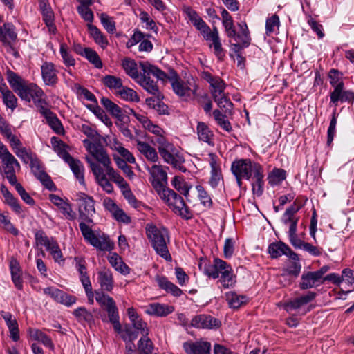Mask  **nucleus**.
Returning a JSON list of instances; mask_svg holds the SVG:
<instances>
[{"label":"nucleus","mask_w":354,"mask_h":354,"mask_svg":"<svg viewBox=\"0 0 354 354\" xmlns=\"http://www.w3.org/2000/svg\"><path fill=\"white\" fill-rule=\"evenodd\" d=\"M77 203L80 219L83 221L80 223L79 227L84 240L95 248L102 251H111L114 248L109 236L103 234L97 236L86 223H92V216L95 214V201L93 197L83 192L77 194Z\"/></svg>","instance_id":"obj_1"},{"label":"nucleus","mask_w":354,"mask_h":354,"mask_svg":"<svg viewBox=\"0 0 354 354\" xmlns=\"http://www.w3.org/2000/svg\"><path fill=\"white\" fill-rule=\"evenodd\" d=\"M140 66L142 73L136 82L147 92L153 96H160L161 91L159 89L157 82L151 80L150 77V75H152L158 80L162 81L169 80L171 82L174 91L177 94V74L174 70L171 73V75L169 76L163 71L149 62H140Z\"/></svg>","instance_id":"obj_2"},{"label":"nucleus","mask_w":354,"mask_h":354,"mask_svg":"<svg viewBox=\"0 0 354 354\" xmlns=\"http://www.w3.org/2000/svg\"><path fill=\"white\" fill-rule=\"evenodd\" d=\"M150 181L160 198L175 213L177 212V194L172 189L166 188L167 173L162 167L153 165L149 169Z\"/></svg>","instance_id":"obj_3"},{"label":"nucleus","mask_w":354,"mask_h":354,"mask_svg":"<svg viewBox=\"0 0 354 354\" xmlns=\"http://www.w3.org/2000/svg\"><path fill=\"white\" fill-rule=\"evenodd\" d=\"M203 272L207 276L213 279L220 277L218 282L224 288H232L236 283V277L233 274L231 266L218 258H215L212 264H205Z\"/></svg>","instance_id":"obj_4"},{"label":"nucleus","mask_w":354,"mask_h":354,"mask_svg":"<svg viewBox=\"0 0 354 354\" xmlns=\"http://www.w3.org/2000/svg\"><path fill=\"white\" fill-rule=\"evenodd\" d=\"M261 166L250 158H236L232 162L230 171L235 177L238 187L241 188L243 180H250L254 173Z\"/></svg>","instance_id":"obj_5"},{"label":"nucleus","mask_w":354,"mask_h":354,"mask_svg":"<svg viewBox=\"0 0 354 354\" xmlns=\"http://www.w3.org/2000/svg\"><path fill=\"white\" fill-rule=\"evenodd\" d=\"M95 296L96 301L107 312L109 321L113 324L115 331L118 333H121L122 326L119 322L118 309L114 299L100 290L95 291Z\"/></svg>","instance_id":"obj_6"},{"label":"nucleus","mask_w":354,"mask_h":354,"mask_svg":"<svg viewBox=\"0 0 354 354\" xmlns=\"http://www.w3.org/2000/svg\"><path fill=\"white\" fill-rule=\"evenodd\" d=\"M146 232L156 252L165 259H171L167 247V240H168L167 230L151 225L147 227Z\"/></svg>","instance_id":"obj_7"},{"label":"nucleus","mask_w":354,"mask_h":354,"mask_svg":"<svg viewBox=\"0 0 354 354\" xmlns=\"http://www.w3.org/2000/svg\"><path fill=\"white\" fill-rule=\"evenodd\" d=\"M84 146L91 155L104 167L106 170L111 167V159L100 143L92 142L86 139L83 141Z\"/></svg>","instance_id":"obj_8"},{"label":"nucleus","mask_w":354,"mask_h":354,"mask_svg":"<svg viewBox=\"0 0 354 354\" xmlns=\"http://www.w3.org/2000/svg\"><path fill=\"white\" fill-rule=\"evenodd\" d=\"M34 176L42 183V185L50 191H55L56 186L51 180L50 176L44 171L40 160L37 158H34L29 164Z\"/></svg>","instance_id":"obj_9"},{"label":"nucleus","mask_w":354,"mask_h":354,"mask_svg":"<svg viewBox=\"0 0 354 354\" xmlns=\"http://www.w3.org/2000/svg\"><path fill=\"white\" fill-rule=\"evenodd\" d=\"M203 38L208 42L209 48L213 50L218 59L223 60L225 56V50L222 46L218 28L215 26L213 27L212 30Z\"/></svg>","instance_id":"obj_10"},{"label":"nucleus","mask_w":354,"mask_h":354,"mask_svg":"<svg viewBox=\"0 0 354 354\" xmlns=\"http://www.w3.org/2000/svg\"><path fill=\"white\" fill-rule=\"evenodd\" d=\"M197 86L192 76H189L187 82L183 80H178V97L182 100L189 102L195 97Z\"/></svg>","instance_id":"obj_11"},{"label":"nucleus","mask_w":354,"mask_h":354,"mask_svg":"<svg viewBox=\"0 0 354 354\" xmlns=\"http://www.w3.org/2000/svg\"><path fill=\"white\" fill-rule=\"evenodd\" d=\"M16 93L21 100L28 102H30L32 100H33L36 97H44L45 95L42 89L37 84L33 83L28 84L26 82L17 91Z\"/></svg>","instance_id":"obj_12"},{"label":"nucleus","mask_w":354,"mask_h":354,"mask_svg":"<svg viewBox=\"0 0 354 354\" xmlns=\"http://www.w3.org/2000/svg\"><path fill=\"white\" fill-rule=\"evenodd\" d=\"M183 11L193 26L200 31L203 37L212 30L205 21L198 16V13L190 7H184Z\"/></svg>","instance_id":"obj_13"},{"label":"nucleus","mask_w":354,"mask_h":354,"mask_svg":"<svg viewBox=\"0 0 354 354\" xmlns=\"http://www.w3.org/2000/svg\"><path fill=\"white\" fill-rule=\"evenodd\" d=\"M191 325L198 328L214 329L218 328L221 323L209 315L201 314L192 318Z\"/></svg>","instance_id":"obj_14"},{"label":"nucleus","mask_w":354,"mask_h":354,"mask_svg":"<svg viewBox=\"0 0 354 354\" xmlns=\"http://www.w3.org/2000/svg\"><path fill=\"white\" fill-rule=\"evenodd\" d=\"M268 253L272 259H276L286 255L289 259H297V254L294 252L291 248L282 241L274 242L269 245Z\"/></svg>","instance_id":"obj_15"},{"label":"nucleus","mask_w":354,"mask_h":354,"mask_svg":"<svg viewBox=\"0 0 354 354\" xmlns=\"http://www.w3.org/2000/svg\"><path fill=\"white\" fill-rule=\"evenodd\" d=\"M44 293L48 295L55 301L70 306L75 303L76 297L55 287H47L44 289Z\"/></svg>","instance_id":"obj_16"},{"label":"nucleus","mask_w":354,"mask_h":354,"mask_svg":"<svg viewBox=\"0 0 354 354\" xmlns=\"http://www.w3.org/2000/svg\"><path fill=\"white\" fill-rule=\"evenodd\" d=\"M208 157V161L211 167L209 184L212 188H216L223 178L222 171L218 162V158L217 155L214 153H209Z\"/></svg>","instance_id":"obj_17"},{"label":"nucleus","mask_w":354,"mask_h":354,"mask_svg":"<svg viewBox=\"0 0 354 354\" xmlns=\"http://www.w3.org/2000/svg\"><path fill=\"white\" fill-rule=\"evenodd\" d=\"M330 104H333L335 106H337L338 102H348L353 103L354 101V92L345 90L344 84L333 88V91L330 93Z\"/></svg>","instance_id":"obj_18"},{"label":"nucleus","mask_w":354,"mask_h":354,"mask_svg":"<svg viewBox=\"0 0 354 354\" xmlns=\"http://www.w3.org/2000/svg\"><path fill=\"white\" fill-rule=\"evenodd\" d=\"M3 164V174L10 185L16 184L17 182L15 167L20 169V164L12 155L1 160Z\"/></svg>","instance_id":"obj_19"},{"label":"nucleus","mask_w":354,"mask_h":354,"mask_svg":"<svg viewBox=\"0 0 354 354\" xmlns=\"http://www.w3.org/2000/svg\"><path fill=\"white\" fill-rule=\"evenodd\" d=\"M41 73L46 85L55 86L58 82V71L53 63L45 62L41 66Z\"/></svg>","instance_id":"obj_20"},{"label":"nucleus","mask_w":354,"mask_h":354,"mask_svg":"<svg viewBox=\"0 0 354 354\" xmlns=\"http://www.w3.org/2000/svg\"><path fill=\"white\" fill-rule=\"evenodd\" d=\"M183 348L187 354H210L211 344L206 341L186 342Z\"/></svg>","instance_id":"obj_21"},{"label":"nucleus","mask_w":354,"mask_h":354,"mask_svg":"<svg viewBox=\"0 0 354 354\" xmlns=\"http://www.w3.org/2000/svg\"><path fill=\"white\" fill-rule=\"evenodd\" d=\"M174 310V308L167 304L153 303L146 306L145 313L150 315L164 317L172 313Z\"/></svg>","instance_id":"obj_22"},{"label":"nucleus","mask_w":354,"mask_h":354,"mask_svg":"<svg viewBox=\"0 0 354 354\" xmlns=\"http://www.w3.org/2000/svg\"><path fill=\"white\" fill-rule=\"evenodd\" d=\"M264 170L263 167L257 169L253 174V181L252 183V191L254 196L260 197L264 191Z\"/></svg>","instance_id":"obj_23"},{"label":"nucleus","mask_w":354,"mask_h":354,"mask_svg":"<svg viewBox=\"0 0 354 354\" xmlns=\"http://www.w3.org/2000/svg\"><path fill=\"white\" fill-rule=\"evenodd\" d=\"M28 336L31 339L38 341L50 350L54 349V344L52 339L46 333L39 329L29 328L27 330Z\"/></svg>","instance_id":"obj_24"},{"label":"nucleus","mask_w":354,"mask_h":354,"mask_svg":"<svg viewBox=\"0 0 354 354\" xmlns=\"http://www.w3.org/2000/svg\"><path fill=\"white\" fill-rule=\"evenodd\" d=\"M322 282L315 272H304L301 276L299 287L301 290H308L318 286Z\"/></svg>","instance_id":"obj_25"},{"label":"nucleus","mask_w":354,"mask_h":354,"mask_svg":"<svg viewBox=\"0 0 354 354\" xmlns=\"http://www.w3.org/2000/svg\"><path fill=\"white\" fill-rule=\"evenodd\" d=\"M97 275L101 290L111 292L113 290L114 283L112 272L109 270H104L98 272Z\"/></svg>","instance_id":"obj_26"},{"label":"nucleus","mask_w":354,"mask_h":354,"mask_svg":"<svg viewBox=\"0 0 354 354\" xmlns=\"http://www.w3.org/2000/svg\"><path fill=\"white\" fill-rule=\"evenodd\" d=\"M101 104L118 122H122L125 116L121 108L107 97H103L100 100Z\"/></svg>","instance_id":"obj_27"},{"label":"nucleus","mask_w":354,"mask_h":354,"mask_svg":"<svg viewBox=\"0 0 354 354\" xmlns=\"http://www.w3.org/2000/svg\"><path fill=\"white\" fill-rule=\"evenodd\" d=\"M87 27L90 37L101 48L104 49L106 48L109 45V41L102 31L96 26H94L92 24H88Z\"/></svg>","instance_id":"obj_28"},{"label":"nucleus","mask_w":354,"mask_h":354,"mask_svg":"<svg viewBox=\"0 0 354 354\" xmlns=\"http://www.w3.org/2000/svg\"><path fill=\"white\" fill-rule=\"evenodd\" d=\"M65 162L69 165L71 171L79 183L82 185H84V169L82 163L79 160L75 159L72 156Z\"/></svg>","instance_id":"obj_29"},{"label":"nucleus","mask_w":354,"mask_h":354,"mask_svg":"<svg viewBox=\"0 0 354 354\" xmlns=\"http://www.w3.org/2000/svg\"><path fill=\"white\" fill-rule=\"evenodd\" d=\"M109 262L115 270L123 275L130 273L129 267L122 261V258L116 253L112 254L109 257Z\"/></svg>","instance_id":"obj_30"},{"label":"nucleus","mask_w":354,"mask_h":354,"mask_svg":"<svg viewBox=\"0 0 354 354\" xmlns=\"http://www.w3.org/2000/svg\"><path fill=\"white\" fill-rule=\"evenodd\" d=\"M122 66L125 73L136 82L139 80L141 76L138 72L137 64L130 58H124L122 62Z\"/></svg>","instance_id":"obj_31"},{"label":"nucleus","mask_w":354,"mask_h":354,"mask_svg":"<svg viewBox=\"0 0 354 354\" xmlns=\"http://www.w3.org/2000/svg\"><path fill=\"white\" fill-rule=\"evenodd\" d=\"M50 141L54 151L64 161L71 157L67 151L68 146L59 138L53 136Z\"/></svg>","instance_id":"obj_32"},{"label":"nucleus","mask_w":354,"mask_h":354,"mask_svg":"<svg viewBox=\"0 0 354 354\" xmlns=\"http://www.w3.org/2000/svg\"><path fill=\"white\" fill-rule=\"evenodd\" d=\"M137 149L147 160L151 162L157 161L158 158L157 152L156 149L148 143L137 140Z\"/></svg>","instance_id":"obj_33"},{"label":"nucleus","mask_w":354,"mask_h":354,"mask_svg":"<svg viewBox=\"0 0 354 354\" xmlns=\"http://www.w3.org/2000/svg\"><path fill=\"white\" fill-rule=\"evenodd\" d=\"M342 278H343V282L344 281L346 283L348 284V286L351 288V290H348L347 291H344L343 290H341L338 292V299H345L346 297L344 296H346L348 293L351 292L352 290H354V270H351L349 268H345L342 270Z\"/></svg>","instance_id":"obj_34"},{"label":"nucleus","mask_w":354,"mask_h":354,"mask_svg":"<svg viewBox=\"0 0 354 354\" xmlns=\"http://www.w3.org/2000/svg\"><path fill=\"white\" fill-rule=\"evenodd\" d=\"M225 297L230 307L234 309L240 308L248 301V298L245 295H238L234 292H227Z\"/></svg>","instance_id":"obj_35"},{"label":"nucleus","mask_w":354,"mask_h":354,"mask_svg":"<svg viewBox=\"0 0 354 354\" xmlns=\"http://www.w3.org/2000/svg\"><path fill=\"white\" fill-rule=\"evenodd\" d=\"M221 17L223 19V26L227 37H233L236 35V30L234 26V21L230 13L225 9L222 8Z\"/></svg>","instance_id":"obj_36"},{"label":"nucleus","mask_w":354,"mask_h":354,"mask_svg":"<svg viewBox=\"0 0 354 354\" xmlns=\"http://www.w3.org/2000/svg\"><path fill=\"white\" fill-rule=\"evenodd\" d=\"M197 133L201 140L208 143L209 145H214V142L212 140L213 133L204 122H200L198 123Z\"/></svg>","instance_id":"obj_37"},{"label":"nucleus","mask_w":354,"mask_h":354,"mask_svg":"<svg viewBox=\"0 0 354 354\" xmlns=\"http://www.w3.org/2000/svg\"><path fill=\"white\" fill-rule=\"evenodd\" d=\"M47 124L49 127L57 133L63 134L64 133V129L61 121L57 117L56 114L53 111L48 113V115L44 117Z\"/></svg>","instance_id":"obj_38"},{"label":"nucleus","mask_w":354,"mask_h":354,"mask_svg":"<svg viewBox=\"0 0 354 354\" xmlns=\"http://www.w3.org/2000/svg\"><path fill=\"white\" fill-rule=\"evenodd\" d=\"M6 75L10 86L15 93L26 82L21 76L12 71L8 70L6 73Z\"/></svg>","instance_id":"obj_39"},{"label":"nucleus","mask_w":354,"mask_h":354,"mask_svg":"<svg viewBox=\"0 0 354 354\" xmlns=\"http://www.w3.org/2000/svg\"><path fill=\"white\" fill-rule=\"evenodd\" d=\"M104 86L111 90H120L122 88V81L121 78L114 75H107L103 77L102 80Z\"/></svg>","instance_id":"obj_40"},{"label":"nucleus","mask_w":354,"mask_h":354,"mask_svg":"<svg viewBox=\"0 0 354 354\" xmlns=\"http://www.w3.org/2000/svg\"><path fill=\"white\" fill-rule=\"evenodd\" d=\"M174 151L175 148L173 145H167L165 148L159 149V153L165 161L176 167L177 160L174 156Z\"/></svg>","instance_id":"obj_41"},{"label":"nucleus","mask_w":354,"mask_h":354,"mask_svg":"<svg viewBox=\"0 0 354 354\" xmlns=\"http://www.w3.org/2000/svg\"><path fill=\"white\" fill-rule=\"evenodd\" d=\"M286 178V171L283 169L274 168L269 174L268 179L272 186L281 183Z\"/></svg>","instance_id":"obj_42"},{"label":"nucleus","mask_w":354,"mask_h":354,"mask_svg":"<svg viewBox=\"0 0 354 354\" xmlns=\"http://www.w3.org/2000/svg\"><path fill=\"white\" fill-rule=\"evenodd\" d=\"M328 77L330 84L333 88L344 84L343 73L337 69L332 68L328 71Z\"/></svg>","instance_id":"obj_43"},{"label":"nucleus","mask_w":354,"mask_h":354,"mask_svg":"<svg viewBox=\"0 0 354 354\" xmlns=\"http://www.w3.org/2000/svg\"><path fill=\"white\" fill-rule=\"evenodd\" d=\"M1 96L3 102L7 108L13 111L17 107V98L9 88L3 92Z\"/></svg>","instance_id":"obj_44"},{"label":"nucleus","mask_w":354,"mask_h":354,"mask_svg":"<svg viewBox=\"0 0 354 354\" xmlns=\"http://www.w3.org/2000/svg\"><path fill=\"white\" fill-rule=\"evenodd\" d=\"M105 171L109 176L110 179L116 183L122 190L124 188H128V183L124 180L122 176L114 170L111 166L106 169Z\"/></svg>","instance_id":"obj_45"},{"label":"nucleus","mask_w":354,"mask_h":354,"mask_svg":"<svg viewBox=\"0 0 354 354\" xmlns=\"http://www.w3.org/2000/svg\"><path fill=\"white\" fill-rule=\"evenodd\" d=\"M46 249L52 255L55 262H57L59 263H60L61 262H64L65 259L63 257L61 249L55 239L53 241L50 243V245L47 247Z\"/></svg>","instance_id":"obj_46"},{"label":"nucleus","mask_w":354,"mask_h":354,"mask_svg":"<svg viewBox=\"0 0 354 354\" xmlns=\"http://www.w3.org/2000/svg\"><path fill=\"white\" fill-rule=\"evenodd\" d=\"M97 184L102 187V188L108 194H111L113 192V187L112 184L109 182L106 176V174L104 173V170L103 169L97 174V176H94Z\"/></svg>","instance_id":"obj_47"},{"label":"nucleus","mask_w":354,"mask_h":354,"mask_svg":"<svg viewBox=\"0 0 354 354\" xmlns=\"http://www.w3.org/2000/svg\"><path fill=\"white\" fill-rule=\"evenodd\" d=\"M138 348L139 354H152L153 344L147 336L143 337L138 341Z\"/></svg>","instance_id":"obj_48"},{"label":"nucleus","mask_w":354,"mask_h":354,"mask_svg":"<svg viewBox=\"0 0 354 354\" xmlns=\"http://www.w3.org/2000/svg\"><path fill=\"white\" fill-rule=\"evenodd\" d=\"M156 281L160 288L165 290L167 292H171L174 295H176L177 292L176 286L170 282L165 277L157 276Z\"/></svg>","instance_id":"obj_49"},{"label":"nucleus","mask_w":354,"mask_h":354,"mask_svg":"<svg viewBox=\"0 0 354 354\" xmlns=\"http://www.w3.org/2000/svg\"><path fill=\"white\" fill-rule=\"evenodd\" d=\"M210 87L211 94L213 98L223 96V95L225 94V84L220 77H217L212 84L210 85Z\"/></svg>","instance_id":"obj_50"},{"label":"nucleus","mask_w":354,"mask_h":354,"mask_svg":"<svg viewBox=\"0 0 354 354\" xmlns=\"http://www.w3.org/2000/svg\"><path fill=\"white\" fill-rule=\"evenodd\" d=\"M39 6L42 14L44 21H50L54 19V13L48 0H39Z\"/></svg>","instance_id":"obj_51"},{"label":"nucleus","mask_w":354,"mask_h":354,"mask_svg":"<svg viewBox=\"0 0 354 354\" xmlns=\"http://www.w3.org/2000/svg\"><path fill=\"white\" fill-rule=\"evenodd\" d=\"M213 115L217 124L225 131L230 132L232 129L229 120L226 116L223 115L219 110L216 109L213 111Z\"/></svg>","instance_id":"obj_52"},{"label":"nucleus","mask_w":354,"mask_h":354,"mask_svg":"<svg viewBox=\"0 0 354 354\" xmlns=\"http://www.w3.org/2000/svg\"><path fill=\"white\" fill-rule=\"evenodd\" d=\"M88 60L97 68H102L103 66L102 62L98 54L91 48H86L85 54L83 56Z\"/></svg>","instance_id":"obj_53"},{"label":"nucleus","mask_w":354,"mask_h":354,"mask_svg":"<svg viewBox=\"0 0 354 354\" xmlns=\"http://www.w3.org/2000/svg\"><path fill=\"white\" fill-rule=\"evenodd\" d=\"M118 93L121 98L125 100L131 102L139 101V97L137 93L130 88L122 86V88L118 91Z\"/></svg>","instance_id":"obj_54"},{"label":"nucleus","mask_w":354,"mask_h":354,"mask_svg":"<svg viewBox=\"0 0 354 354\" xmlns=\"http://www.w3.org/2000/svg\"><path fill=\"white\" fill-rule=\"evenodd\" d=\"M59 51L63 60V63L65 66H74L75 65V59L72 56L71 52L68 50L67 46L65 44H61Z\"/></svg>","instance_id":"obj_55"},{"label":"nucleus","mask_w":354,"mask_h":354,"mask_svg":"<svg viewBox=\"0 0 354 354\" xmlns=\"http://www.w3.org/2000/svg\"><path fill=\"white\" fill-rule=\"evenodd\" d=\"M101 24L109 33H114L116 30L115 22L113 18L106 13H101L100 15Z\"/></svg>","instance_id":"obj_56"},{"label":"nucleus","mask_w":354,"mask_h":354,"mask_svg":"<svg viewBox=\"0 0 354 354\" xmlns=\"http://www.w3.org/2000/svg\"><path fill=\"white\" fill-rule=\"evenodd\" d=\"M196 189L198 192V197L201 203L205 207H211L213 203L207 192L201 185H197Z\"/></svg>","instance_id":"obj_57"},{"label":"nucleus","mask_w":354,"mask_h":354,"mask_svg":"<svg viewBox=\"0 0 354 354\" xmlns=\"http://www.w3.org/2000/svg\"><path fill=\"white\" fill-rule=\"evenodd\" d=\"M62 214L64 215L65 218L74 221L76 218V214L73 210L71 204L66 199L64 202L58 207Z\"/></svg>","instance_id":"obj_58"},{"label":"nucleus","mask_w":354,"mask_h":354,"mask_svg":"<svg viewBox=\"0 0 354 354\" xmlns=\"http://www.w3.org/2000/svg\"><path fill=\"white\" fill-rule=\"evenodd\" d=\"M34 104L38 109L39 112L44 118L48 115V113H51V110L49 108V104L44 98V97H36L33 100Z\"/></svg>","instance_id":"obj_59"},{"label":"nucleus","mask_w":354,"mask_h":354,"mask_svg":"<svg viewBox=\"0 0 354 354\" xmlns=\"http://www.w3.org/2000/svg\"><path fill=\"white\" fill-rule=\"evenodd\" d=\"M90 6L91 5L80 4L77 7V11L84 20L91 24L93 21L94 16L92 10L89 8Z\"/></svg>","instance_id":"obj_60"},{"label":"nucleus","mask_w":354,"mask_h":354,"mask_svg":"<svg viewBox=\"0 0 354 354\" xmlns=\"http://www.w3.org/2000/svg\"><path fill=\"white\" fill-rule=\"evenodd\" d=\"M15 153L24 162L25 164L31 162L34 158H37L35 153H33L30 150L28 151L26 147H21L16 150Z\"/></svg>","instance_id":"obj_61"},{"label":"nucleus","mask_w":354,"mask_h":354,"mask_svg":"<svg viewBox=\"0 0 354 354\" xmlns=\"http://www.w3.org/2000/svg\"><path fill=\"white\" fill-rule=\"evenodd\" d=\"M79 322H91L93 320L92 314L88 312L84 307H80L75 309L73 313Z\"/></svg>","instance_id":"obj_62"},{"label":"nucleus","mask_w":354,"mask_h":354,"mask_svg":"<svg viewBox=\"0 0 354 354\" xmlns=\"http://www.w3.org/2000/svg\"><path fill=\"white\" fill-rule=\"evenodd\" d=\"M192 187V184L191 183L185 181L183 177L178 175V192L189 201H190L189 199V192Z\"/></svg>","instance_id":"obj_63"},{"label":"nucleus","mask_w":354,"mask_h":354,"mask_svg":"<svg viewBox=\"0 0 354 354\" xmlns=\"http://www.w3.org/2000/svg\"><path fill=\"white\" fill-rule=\"evenodd\" d=\"M291 261L289 262V264L287 266L286 271L290 275L294 277H297L301 269V263H299V259L297 256V259H290Z\"/></svg>","instance_id":"obj_64"}]
</instances>
